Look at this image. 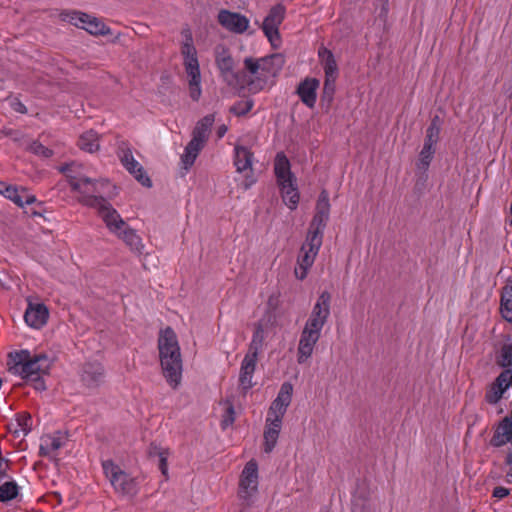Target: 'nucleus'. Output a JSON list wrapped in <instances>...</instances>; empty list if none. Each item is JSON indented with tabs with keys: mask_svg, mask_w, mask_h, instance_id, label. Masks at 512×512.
I'll list each match as a JSON object with an SVG mask.
<instances>
[{
	"mask_svg": "<svg viewBox=\"0 0 512 512\" xmlns=\"http://www.w3.org/2000/svg\"><path fill=\"white\" fill-rule=\"evenodd\" d=\"M320 337L321 332L303 327L297 347L298 364H305L311 358Z\"/></svg>",
	"mask_w": 512,
	"mask_h": 512,
	"instance_id": "dca6fc26",
	"label": "nucleus"
},
{
	"mask_svg": "<svg viewBox=\"0 0 512 512\" xmlns=\"http://www.w3.org/2000/svg\"><path fill=\"white\" fill-rule=\"evenodd\" d=\"M281 194L284 203L291 209L294 210L297 208L299 203V193L295 182L284 184L280 186Z\"/></svg>",
	"mask_w": 512,
	"mask_h": 512,
	"instance_id": "2f4dec72",
	"label": "nucleus"
},
{
	"mask_svg": "<svg viewBox=\"0 0 512 512\" xmlns=\"http://www.w3.org/2000/svg\"><path fill=\"white\" fill-rule=\"evenodd\" d=\"M235 411L233 404L229 403L225 409V413L223 415V419L221 421V426L223 429H226L228 426L232 425L235 420Z\"/></svg>",
	"mask_w": 512,
	"mask_h": 512,
	"instance_id": "c03bdc74",
	"label": "nucleus"
},
{
	"mask_svg": "<svg viewBox=\"0 0 512 512\" xmlns=\"http://www.w3.org/2000/svg\"><path fill=\"white\" fill-rule=\"evenodd\" d=\"M286 9L282 4L273 6L262 23V30L269 42L276 46L280 42L279 27L285 18Z\"/></svg>",
	"mask_w": 512,
	"mask_h": 512,
	"instance_id": "ddd939ff",
	"label": "nucleus"
},
{
	"mask_svg": "<svg viewBox=\"0 0 512 512\" xmlns=\"http://www.w3.org/2000/svg\"><path fill=\"white\" fill-rule=\"evenodd\" d=\"M253 182L254 180L252 179L249 183H246V187H249Z\"/></svg>",
	"mask_w": 512,
	"mask_h": 512,
	"instance_id": "864d4df0",
	"label": "nucleus"
},
{
	"mask_svg": "<svg viewBox=\"0 0 512 512\" xmlns=\"http://www.w3.org/2000/svg\"><path fill=\"white\" fill-rule=\"evenodd\" d=\"M318 57L323 65L325 76H327L328 81L332 80V82H335L338 73V66L332 51L325 47H321L318 51Z\"/></svg>",
	"mask_w": 512,
	"mask_h": 512,
	"instance_id": "cd10ccee",
	"label": "nucleus"
},
{
	"mask_svg": "<svg viewBox=\"0 0 512 512\" xmlns=\"http://www.w3.org/2000/svg\"><path fill=\"white\" fill-rule=\"evenodd\" d=\"M17 494L18 486L15 481L6 480L0 485V501L12 500Z\"/></svg>",
	"mask_w": 512,
	"mask_h": 512,
	"instance_id": "e433bc0d",
	"label": "nucleus"
},
{
	"mask_svg": "<svg viewBox=\"0 0 512 512\" xmlns=\"http://www.w3.org/2000/svg\"><path fill=\"white\" fill-rule=\"evenodd\" d=\"M218 22L227 30L242 34L249 27V19L237 12L221 10L218 14Z\"/></svg>",
	"mask_w": 512,
	"mask_h": 512,
	"instance_id": "aec40b11",
	"label": "nucleus"
},
{
	"mask_svg": "<svg viewBox=\"0 0 512 512\" xmlns=\"http://www.w3.org/2000/svg\"><path fill=\"white\" fill-rule=\"evenodd\" d=\"M32 426L31 417L27 414L18 415L15 421L9 424V430L16 437L25 436L29 433Z\"/></svg>",
	"mask_w": 512,
	"mask_h": 512,
	"instance_id": "7c9ffc66",
	"label": "nucleus"
},
{
	"mask_svg": "<svg viewBox=\"0 0 512 512\" xmlns=\"http://www.w3.org/2000/svg\"><path fill=\"white\" fill-rule=\"evenodd\" d=\"M253 153L244 146L235 147L234 165L238 172L252 171Z\"/></svg>",
	"mask_w": 512,
	"mask_h": 512,
	"instance_id": "c756f323",
	"label": "nucleus"
},
{
	"mask_svg": "<svg viewBox=\"0 0 512 512\" xmlns=\"http://www.w3.org/2000/svg\"><path fill=\"white\" fill-rule=\"evenodd\" d=\"M258 362V356L246 353L240 366L239 372V391L245 396L255 385L253 382L254 372Z\"/></svg>",
	"mask_w": 512,
	"mask_h": 512,
	"instance_id": "f3484780",
	"label": "nucleus"
},
{
	"mask_svg": "<svg viewBox=\"0 0 512 512\" xmlns=\"http://www.w3.org/2000/svg\"><path fill=\"white\" fill-rule=\"evenodd\" d=\"M275 325V314L270 311L265 313L254 326V332L247 353L258 356L263 350L266 340L273 333Z\"/></svg>",
	"mask_w": 512,
	"mask_h": 512,
	"instance_id": "1a4fd4ad",
	"label": "nucleus"
},
{
	"mask_svg": "<svg viewBox=\"0 0 512 512\" xmlns=\"http://www.w3.org/2000/svg\"><path fill=\"white\" fill-rule=\"evenodd\" d=\"M274 173L277 178V183L280 186L295 182L294 176L291 173V166L287 156L283 152L277 153L274 160Z\"/></svg>",
	"mask_w": 512,
	"mask_h": 512,
	"instance_id": "b1692460",
	"label": "nucleus"
},
{
	"mask_svg": "<svg viewBox=\"0 0 512 512\" xmlns=\"http://www.w3.org/2000/svg\"><path fill=\"white\" fill-rule=\"evenodd\" d=\"M440 130H441V126H440L439 117L435 116L431 120L430 125L428 126V128L426 130V136H425L423 145H429V146L435 148V146L439 140Z\"/></svg>",
	"mask_w": 512,
	"mask_h": 512,
	"instance_id": "f704fd0d",
	"label": "nucleus"
},
{
	"mask_svg": "<svg viewBox=\"0 0 512 512\" xmlns=\"http://www.w3.org/2000/svg\"><path fill=\"white\" fill-rule=\"evenodd\" d=\"M227 132V127L225 125H222L217 130V136L219 138H222Z\"/></svg>",
	"mask_w": 512,
	"mask_h": 512,
	"instance_id": "3c124183",
	"label": "nucleus"
},
{
	"mask_svg": "<svg viewBox=\"0 0 512 512\" xmlns=\"http://www.w3.org/2000/svg\"><path fill=\"white\" fill-rule=\"evenodd\" d=\"M257 59L262 67L261 71L266 74L268 81L276 77L284 65V59L280 54H272Z\"/></svg>",
	"mask_w": 512,
	"mask_h": 512,
	"instance_id": "a878e982",
	"label": "nucleus"
},
{
	"mask_svg": "<svg viewBox=\"0 0 512 512\" xmlns=\"http://www.w3.org/2000/svg\"><path fill=\"white\" fill-rule=\"evenodd\" d=\"M73 166L74 163L66 162V183L70 185L72 190L81 194L80 201L96 209L109 231L122 239L132 251L142 253L144 245L141 237L135 230L126 225L108 200L98 195L104 186L108 185V181L92 180L85 175L73 176L71 174Z\"/></svg>",
	"mask_w": 512,
	"mask_h": 512,
	"instance_id": "f257e3e1",
	"label": "nucleus"
},
{
	"mask_svg": "<svg viewBox=\"0 0 512 512\" xmlns=\"http://www.w3.org/2000/svg\"><path fill=\"white\" fill-rule=\"evenodd\" d=\"M239 511L245 512L254 507L259 497V472L255 460L248 461L240 476L237 489Z\"/></svg>",
	"mask_w": 512,
	"mask_h": 512,
	"instance_id": "20e7f679",
	"label": "nucleus"
},
{
	"mask_svg": "<svg viewBox=\"0 0 512 512\" xmlns=\"http://www.w3.org/2000/svg\"><path fill=\"white\" fill-rule=\"evenodd\" d=\"M29 149L32 153H34L36 155L43 156V157H49L52 154L51 150H49L48 148L43 146L41 143L36 142V141L31 143Z\"/></svg>",
	"mask_w": 512,
	"mask_h": 512,
	"instance_id": "a18cd8bd",
	"label": "nucleus"
},
{
	"mask_svg": "<svg viewBox=\"0 0 512 512\" xmlns=\"http://www.w3.org/2000/svg\"><path fill=\"white\" fill-rule=\"evenodd\" d=\"M59 170H60L61 172H63V171H64V167H60V168H59Z\"/></svg>",
	"mask_w": 512,
	"mask_h": 512,
	"instance_id": "5fc2aeb1",
	"label": "nucleus"
},
{
	"mask_svg": "<svg viewBox=\"0 0 512 512\" xmlns=\"http://www.w3.org/2000/svg\"><path fill=\"white\" fill-rule=\"evenodd\" d=\"M323 238L317 234H307L306 240L303 243L298 258L297 267H295L294 274L297 279L303 280L306 278L309 269L312 267L316 256L322 246Z\"/></svg>",
	"mask_w": 512,
	"mask_h": 512,
	"instance_id": "6e6552de",
	"label": "nucleus"
},
{
	"mask_svg": "<svg viewBox=\"0 0 512 512\" xmlns=\"http://www.w3.org/2000/svg\"><path fill=\"white\" fill-rule=\"evenodd\" d=\"M252 108H253L252 101H250V100L241 101V102H238L237 104H235L231 108V112H233L234 114H236L238 116H241V115L247 114L249 111H251Z\"/></svg>",
	"mask_w": 512,
	"mask_h": 512,
	"instance_id": "37998d69",
	"label": "nucleus"
},
{
	"mask_svg": "<svg viewBox=\"0 0 512 512\" xmlns=\"http://www.w3.org/2000/svg\"><path fill=\"white\" fill-rule=\"evenodd\" d=\"M334 83L335 82H332V80H329L328 81V78L327 76H325V82H324V95H329L331 96L334 92Z\"/></svg>",
	"mask_w": 512,
	"mask_h": 512,
	"instance_id": "de8ad7c7",
	"label": "nucleus"
},
{
	"mask_svg": "<svg viewBox=\"0 0 512 512\" xmlns=\"http://www.w3.org/2000/svg\"><path fill=\"white\" fill-rule=\"evenodd\" d=\"M0 194L20 207L30 205L36 201L35 196L28 193L27 190L18 189L17 187L11 185L0 189Z\"/></svg>",
	"mask_w": 512,
	"mask_h": 512,
	"instance_id": "393cba45",
	"label": "nucleus"
},
{
	"mask_svg": "<svg viewBox=\"0 0 512 512\" xmlns=\"http://www.w3.org/2000/svg\"><path fill=\"white\" fill-rule=\"evenodd\" d=\"M8 469V462L0 456V482L6 478V472Z\"/></svg>",
	"mask_w": 512,
	"mask_h": 512,
	"instance_id": "09e8293b",
	"label": "nucleus"
},
{
	"mask_svg": "<svg viewBox=\"0 0 512 512\" xmlns=\"http://www.w3.org/2000/svg\"><path fill=\"white\" fill-rule=\"evenodd\" d=\"M330 302V293L328 291H323L314 304L304 327L322 332V329L330 316Z\"/></svg>",
	"mask_w": 512,
	"mask_h": 512,
	"instance_id": "9b49d317",
	"label": "nucleus"
},
{
	"mask_svg": "<svg viewBox=\"0 0 512 512\" xmlns=\"http://www.w3.org/2000/svg\"><path fill=\"white\" fill-rule=\"evenodd\" d=\"M66 21L92 35L110 34V28L100 19L79 11H66Z\"/></svg>",
	"mask_w": 512,
	"mask_h": 512,
	"instance_id": "9d476101",
	"label": "nucleus"
},
{
	"mask_svg": "<svg viewBox=\"0 0 512 512\" xmlns=\"http://www.w3.org/2000/svg\"><path fill=\"white\" fill-rule=\"evenodd\" d=\"M509 495V489L503 486H497L493 490V497L503 499Z\"/></svg>",
	"mask_w": 512,
	"mask_h": 512,
	"instance_id": "49530a36",
	"label": "nucleus"
},
{
	"mask_svg": "<svg viewBox=\"0 0 512 512\" xmlns=\"http://www.w3.org/2000/svg\"><path fill=\"white\" fill-rule=\"evenodd\" d=\"M282 422H275L272 420H267L265 422L264 429V445L263 449L266 453H270L273 451L277 444V440L281 431Z\"/></svg>",
	"mask_w": 512,
	"mask_h": 512,
	"instance_id": "bb28decb",
	"label": "nucleus"
},
{
	"mask_svg": "<svg viewBox=\"0 0 512 512\" xmlns=\"http://www.w3.org/2000/svg\"><path fill=\"white\" fill-rule=\"evenodd\" d=\"M103 472L117 493L133 497L139 491L136 478L126 473L112 460L102 462Z\"/></svg>",
	"mask_w": 512,
	"mask_h": 512,
	"instance_id": "0eeeda50",
	"label": "nucleus"
},
{
	"mask_svg": "<svg viewBox=\"0 0 512 512\" xmlns=\"http://www.w3.org/2000/svg\"><path fill=\"white\" fill-rule=\"evenodd\" d=\"M11 106L14 108L15 111H17L19 113L26 112L25 106L21 102L15 100V99L11 101Z\"/></svg>",
	"mask_w": 512,
	"mask_h": 512,
	"instance_id": "8fccbe9b",
	"label": "nucleus"
},
{
	"mask_svg": "<svg viewBox=\"0 0 512 512\" xmlns=\"http://www.w3.org/2000/svg\"><path fill=\"white\" fill-rule=\"evenodd\" d=\"M77 146L88 153H95L100 148V136L94 130L83 132L77 141Z\"/></svg>",
	"mask_w": 512,
	"mask_h": 512,
	"instance_id": "c85d7f7f",
	"label": "nucleus"
},
{
	"mask_svg": "<svg viewBox=\"0 0 512 512\" xmlns=\"http://www.w3.org/2000/svg\"><path fill=\"white\" fill-rule=\"evenodd\" d=\"M81 381L89 389H96L105 381V370L98 361H89L83 365Z\"/></svg>",
	"mask_w": 512,
	"mask_h": 512,
	"instance_id": "a211bd4d",
	"label": "nucleus"
},
{
	"mask_svg": "<svg viewBox=\"0 0 512 512\" xmlns=\"http://www.w3.org/2000/svg\"><path fill=\"white\" fill-rule=\"evenodd\" d=\"M244 68L245 71L241 72V76L245 77L244 87L247 86L252 92L263 90L268 83V78L261 71L262 67L258 59L252 57L245 58Z\"/></svg>",
	"mask_w": 512,
	"mask_h": 512,
	"instance_id": "f8f14e48",
	"label": "nucleus"
},
{
	"mask_svg": "<svg viewBox=\"0 0 512 512\" xmlns=\"http://www.w3.org/2000/svg\"><path fill=\"white\" fill-rule=\"evenodd\" d=\"M352 512H369L365 508H363L361 511H359L358 505L355 503L352 508Z\"/></svg>",
	"mask_w": 512,
	"mask_h": 512,
	"instance_id": "603ef678",
	"label": "nucleus"
},
{
	"mask_svg": "<svg viewBox=\"0 0 512 512\" xmlns=\"http://www.w3.org/2000/svg\"><path fill=\"white\" fill-rule=\"evenodd\" d=\"M500 310L503 318L512 322V285L503 289Z\"/></svg>",
	"mask_w": 512,
	"mask_h": 512,
	"instance_id": "72a5a7b5",
	"label": "nucleus"
},
{
	"mask_svg": "<svg viewBox=\"0 0 512 512\" xmlns=\"http://www.w3.org/2000/svg\"><path fill=\"white\" fill-rule=\"evenodd\" d=\"M158 350L163 375L172 388H177L182 378V357L177 335L170 327L161 330Z\"/></svg>",
	"mask_w": 512,
	"mask_h": 512,
	"instance_id": "f03ea898",
	"label": "nucleus"
},
{
	"mask_svg": "<svg viewBox=\"0 0 512 512\" xmlns=\"http://www.w3.org/2000/svg\"><path fill=\"white\" fill-rule=\"evenodd\" d=\"M292 395H293V386L290 382H284L280 390L277 394V397L275 398L278 400V402L283 403L287 407H289L291 401H292Z\"/></svg>",
	"mask_w": 512,
	"mask_h": 512,
	"instance_id": "a19ab883",
	"label": "nucleus"
},
{
	"mask_svg": "<svg viewBox=\"0 0 512 512\" xmlns=\"http://www.w3.org/2000/svg\"><path fill=\"white\" fill-rule=\"evenodd\" d=\"M183 37L184 42L181 46V55L183 56V65L188 78L189 94L194 101H198L201 96L202 89L197 51L189 30L183 32Z\"/></svg>",
	"mask_w": 512,
	"mask_h": 512,
	"instance_id": "39448f33",
	"label": "nucleus"
},
{
	"mask_svg": "<svg viewBox=\"0 0 512 512\" xmlns=\"http://www.w3.org/2000/svg\"><path fill=\"white\" fill-rule=\"evenodd\" d=\"M8 366L11 374L36 382L37 390L44 389L43 383L39 380L49 366L45 355L32 354L29 350L15 351L9 354Z\"/></svg>",
	"mask_w": 512,
	"mask_h": 512,
	"instance_id": "7ed1b4c3",
	"label": "nucleus"
},
{
	"mask_svg": "<svg viewBox=\"0 0 512 512\" xmlns=\"http://www.w3.org/2000/svg\"><path fill=\"white\" fill-rule=\"evenodd\" d=\"M215 61L222 78L228 85L244 87L245 77L241 76V72L234 71V60L227 50L217 51Z\"/></svg>",
	"mask_w": 512,
	"mask_h": 512,
	"instance_id": "4468645a",
	"label": "nucleus"
},
{
	"mask_svg": "<svg viewBox=\"0 0 512 512\" xmlns=\"http://www.w3.org/2000/svg\"><path fill=\"white\" fill-rule=\"evenodd\" d=\"M287 408L288 407L286 405L274 399L268 409L266 419L275 422H282Z\"/></svg>",
	"mask_w": 512,
	"mask_h": 512,
	"instance_id": "c9c22d12",
	"label": "nucleus"
},
{
	"mask_svg": "<svg viewBox=\"0 0 512 512\" xmlns=\"http://www.w3.org/2000/svg\"><path fill=\"white\" fill-rule=\"evenodd\" d=\"M63 448V437L60 433L55 435H44L40 442V453L42 456L55 462L57 466L60 465V455Z\"/></svg>",
	"mask_w": 512,
	"mask_h": 512,
	"instance_id": "6ab92c4d",
	"label": "nucleus"
},
{
	"mask_svg": "<svg viewBox=\"0 0 512 512\" xmlns=\"http://www.w3.org/2000/svg\"><path fill=\"white\" fill-rule=\"evenodd\" d=\"M321 512H327V511H321Z\"/></svg>",
	"mask_w": 512,
	"mask_h": 512,
	"instance_id": "6e6d98bb",
	"label": "nucleus"
},
{
	"mask_svg": "<svg viewBox=\"0 0 512 512\" xmlns=\"http://www.w3.org/2000/svg\"><path fill=\"white\" fill-rule=\"evenodd\" d=\"M509 389L508 371H502L486 388L485 400L489 404H497Z\"/></svg>",
	"mask_w": 512,
	"mask_h": 512,
	"instance_id": "412c9836",
	"label": "nucleus"
},
{
	"mask_svg": "<svg viewBox=\"0 0 512 512\" xmlns=\"http://www.w3.org/2000/svg\"><path fill=\"white\" fill-rule=\"evenodd\" d=\"M118 157L122 163V165L126 164L128 161L134 158L132 151L127 143L122 142L118 148Z\"/></svg>",
	"mask_w": 512,
	"mask_h": 512,
	"instance_id": "79ce46f5",
	"label": "nucleus"
},
{
	"mask_svg": "<svg viewBox=\"0 0 512 512\" xmlns=\"http://www.w3.org/2000/svg\"><path fill=\"white\" fill-rule=\"evenodd\" d=\"M330 214L329 194L323 190L316 203V211L310 223L308 234H317L323 238L324 229Z\"/></svg>",
	"mask_w": 512,
	"mask_h": 512,
	"instance_id": "2eb2a0df",
	"label": "nucleus"
},
{
	"mask_svg": "<svg viewBox=\"0 0 512 512\" xmlns=\"http://www.w3.org/2000/svg\"><path fill=\"white\" fill-rule=\"evenodd\" d=\"M319 85L318 79L307 77L297 86L296 94L308 108H314L316 104Z\"/></svg>",
	"mask_w": 512,
	"mask_h": 512,
	"instance_id": "4be33fe9",
	"label": "nucleus"
},
{
	"mask_svg": "<svg viewBox=\"0 0 512 512\" xmlns=\"http://www.w3.org/2000/svg\"><path fill=\"white\" fill-rule=\"evenodd\" d=\"M434 154H435L434 147H431L429 145H423L422 150L420 151V154H419V160H418V164H417L418 168L427 170L432 159H433Z\"/></svg>",
	"mask_w": 512,
	"mask_h": 512,
	"instance_id": "ea45409f",
	"label": "nucleus"
},
{
	"mask_svg": "<svg viewBox=\"0 0 512 512\" xmlns=\"http://www.w3.org/2000/svg\"><path fill=\"white\" fill-rule=\"evenodd\" d=\"M496 363L503 368L509 369L512 366V344H505L500 349Z\"/></svg>",
	"mask_w": 512,
	"mask_h": 512,
	"instance_id": "58836bf2",
	"label": "nucleus"
},
{
	"mask_svg": "<svg viewBox=\"0 0 512 512\" xmlns=\"http://www.w3.org/2000/svg\"><path fill=\"white\" fill-rule=\"evenodd\" d=\"M214 121V115L208 114L196 123L192 131V138L186 145L184 153L181 155V163L186 170L193 166L199 153L205 147Z\"/></svg>",
	"mask_w": 512,
	"mask_h": 512,
	"instance_id": "423d86ee",
	"label": "nucleus"
},
{
	"mask_svg": "<svg viewBox=\"0 0 512 512\" xmlns=\"http://www.w3.org/2000/svg\"><path fill=\"white\" fill-rule=\"evenodd\" d=\"M24 319L26 324L33 329H40L48 319L47 308L40 303H29Z\"/></svg>",
	"mask_w": 512,
	"mask_h": 512,
	"instance_id": "5701e85b",
	"label": "nucleus"
},
{
	"mask_svg": "<svg viewBox=\"0 0 512 512\" xmlns=\"http://www.w3.org/2000/svg\"><path fill=\"white\" fill-rule=\"evenodd\" d=\"M125 169L131 173L142 185L150 187L151 186V180L150 178L145 174L143 167L139 164V162L133 158L132 160L128 161L126 164L123 165Z\"/></svg>",
	"mask_w": 512,
	"mask_h": 512,
	"instance_id": "473e14b6",
	"label": "nucleus"
},
{
	"mask_svg": "<svg viewBox=\"0 0 512 512\" xmlns=\"http://www.w3.org/2000/svg\"><path fill=\"white\" fill-rule=\"evenodd\" d=\"M150 456H154V455H157L158 456V467L161 471V473L167 478L168 477V464H167V459H168V450L166 449H163V448H159L157 446H152L150 448Z\"/></svg>",
	"mask_w": 512,
	"mask_h": 512,
	"instance_id": "4c0bfd02",
	"label": "nucleus"
}]
</instances>
